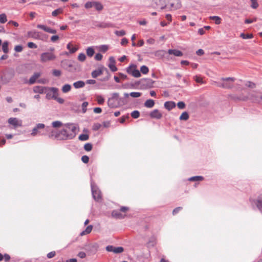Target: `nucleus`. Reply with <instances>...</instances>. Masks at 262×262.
<instances>
[{"instance_id": "nucleus-45", "label": "nucleus", "mask_w": 262, "mask_h": 262, "mask_svg": "<svg viewBox=\"0 0 262 262\" xmlns=\"http://www.w3.org/2000/svg\"><path fill=\"white\" fill-rule=\"evenodd\" d=\"M86 56L83 53H80L78 56V59L79 61L83 62L85 60Z\"/></svg>"}, {"instance_id": "nucleus-35", "label": "nucleus", "mask_w": 262, "mask_h": 262, "mask_svg": "<svg viewBox=\"0 0 262 262\" xmlns=\"http://www.w3.org/2000/svg\"><path fill=\"white\" fill-rule=\"evenodd\" d=\"M210 18L214 21L215 24L219 25L221 23V18L217 16H210Z\"/></svg>"}, {"instance_id": "nucleus-28", "label": "nucleus", "mask_w": 262, "mask_h": 262, "mask_svg": "<svg viewBox=\"0 0 262 262\" xmlns=\"http://www.w3.org/2000/svg\"><path fill=\"white\" fill-rule=\"evenodd\" d=\"M85 82L81 80L77 81L73 83V86L75 89L82 88H83Z\"/></svg>"}, {"instance_id": "nucleus-24", "label": "nucleus", "mask_w": 262, "mask_h": 262, "mask_svg": "<svg viewBox=\"0 0 262 262\" xmlns=\"http://www.w3.org/2000/svg\"><path fill=\"white\" fill-rule=\"evenodd\" d=\"M102 73H103L102 69L99 68L98 69L93 71L92 72V76L93 78H95L97 77L98 76L102 75Z\"/></svg>"}, {"instance_id": "nucleus-51", "label": "nucleus", "mask_w": 262, "mask_h": 262, "mask_svg": "<svg viewBox=\"0 0 262 262\" xmlns=\"http://www.w3.org/2000/svg\"><path fill=\"white\" fill-rule=\"evenodd\" d=\"M124 250V249L122 247H115L114 253H120L122 252Z\"/></svg>"}, {"instance_id": "nucleus-33", "label": "nucleus", "mask_w": 262, "mask_h": 262, "mask_svg": "<svg viewBox=\"0 0 262 262\" xmlns=\"http://www.w3.org/2000/svg\"><path fill=\"white\" fill-rule=\"evenodd\" d=\"M71 89V86L69 84H66L63 85L62 87V91L64 93H68Z\"/></svg>"}, {"instance_id": "nucleus-50", "label": "nucleus", "mask_w": 262, "mask_h": 262, "mask_svg": "<svg viewBox=\"0 0 262 262\" xmlns=\"http://www.w3.org/2000/svg\"><path fill=\"white\" fill-rule=\"evenodd\" d=\"M88 104H89V103L86 101H84L82 103L81 107H82V112L83 113H85L86 112V107H87Z\"/></svg>"}, {"instance_id": "nucleus-59", "label": "nucleus", "mask_w": 262, "mask_h": 262, "mask_svg": "<svg viewBox=\"0 0 262 262\" xmlns=\"http://www.w3.org/2000/svg\"><path fill=\"white\" fill-rule=\"evenodd\" d=\"M128 118H129V115H128L122 116L119 119L120 122L121 123H123L125 122V120L127 119H128Z\"/></svg>"}, {"instance_id": "nucleus-64", "label": "nucleus", "mask_w": 262, "mask_h": 262, "mask_svg": "<svg viewBox=\"0 0 262 262\" xmlns=\"http://www.w3.org/2000/svg\"><path fill=\"white\" fill-rule=\"evenodd\" d=\"M102 55L100 53H97L95 56V59L97 61H100L102 58Z\"/></svg>"}, {"instance_id": "nucleus-63", "label": "nucleus", "mask_w": 262, "mask_h": 262, "mask_svg": "<svg viewBox=\"0 0 262 262\" xmlns=\"http://www.w3.org/2000/svg\"><path fill=\"white\" fill-rule=\"evenodd\" d=\"M81 161L84 163H88V162L89 161V157L86 155L83 156L81 157Z\"/></svg>"}, {"instance_id": "nucleus-9", "label": "nucleus", "mask_w": 262, "mask_h": 262, "mask_svg": "<svg viewBox=\"0 0 262 262\" xmlns=\"http://www.w3.org/2000/svg\"><path fill=\"white\" fill-rule=\"evenodd\" d=\"M250 201L253 207L256 208L262 213V194L258 196L256 200H252Z\"/></svg>"}, {"instance_id": "nucleus-49", "label": "nucleus", "mask_w": 262, "mask_h": 262, "mask_svg": "<svg viewBox=\"0 0 262 262\" xmlns=\"http://www.w3.org/2000/svg\"><path fill=\"white\" fill-rule=\"evenodd\" d=\"M62 12V10L60 8L59 9H56L55 10H54L52 13V15L53 16H57V15L59 13H61V12Z\"/></svg>"}, {"instance_id": "nucleus-26", "label": "nucleus", "mask_w": 262, "mask_h": 262, "mask_svg": "<svg viewBox=\"0 0 262 262\" xmlns=\"http://www.w3.org/2000/svg\"><path fill=\"white\" fill-rule=\"evenodd\" d=\"M204 178L203 176H196L189 178L188 180L192 182H200L204 180Z\"/></svg>"}, {"instance_id": "nucleus-7", "label": "nucleus", "mask_w": 262, "mask_h": 262, "mask_svg": "<svg viewBox=\"0 0 262 262\" xmlns=\"http://www.w3.org/2000/svg\"><path fill=\"white\" fill-rule=\"evenodd\" d=\"M45 129L46 131L48 133V136L50 138L60 140L59 131L53 129L51 126H47Z\"/></svg>"}, {"instance_id": "nucleus-57", "label": "nucleus", "mask_w": 262, "mask_h": 262, "mask_svg": "<svg viewBox=\"0 0 262 262\" xmlns=\"http://www.w3.org/2000/svg\"><path fill=\"white\" fill-rule=\"evenodd\" d=\"M115 33L117 36H122L125 34V32L124 30L116 31Z\"/></svg>"}, {"instance_id": "nucleus-48", "label": "nucleus", "mask_w": 262, "mask_h": 262, "mask_svg": "<svg viewBox=\"0 0 262 262\" xmlns=\"http://www.w3.org/2000/svg\"><path fill=\"white\" fill-rule=\"evenodd\" d=\"M241 37H242L243 39H250L253 37L252 34H246L243 33L241 34Z\"/></svg>"}, {"instance_id": "nucleus-58", "label": "nucleus", "mask_w": 262, "mask_h": 262, "mask_svg": "<svg viewBox=\"0 0 262 262\" xmlns=\"http://www.w3.org/2000/svg\"><path fill=\"white\" fill-rule=\"evenodd\" d=\"M257 21V18L254 17L253 19H246L245 20V24H251Z\"/></svg>"}, {"instance_id": "nucleus-39", "label": "nucleus", "mask_w": 262, "mask_h": 262, "mask_svg": "<svg viewBox=\"0 0 262 262\" xmlns=\"http://www.w3.org/2000/svg\"><path fill=\"white\" fill-rule=\"evenodd\" d=\"M52 127L54 128H58L62 125V123L60 121H55L52 123Z\"/></svg>"}, {"instance_id": "nucleus-16", "label": "nucleus", "mask_w": 262, "mask_h": 262, "mask_svg": "<svg viewBox=\"0 0 262 262\" xmlns=\"http://www.w3.org/2000/svg\"><path fill=\"white\" fill-rule=\"evenodd\" d=\"M110 63L108 64V67L112 72H116L117 71V68L115 66V58L111 56L109 58Z\"/></svg>"}, {"instance_id": "nucleus-41", "label": "nucleus", "mask_w": 262, "mask_h": 262, "mask_svg": "<svg viewBox=\"0 0 262 262\" xmlns=\"http://www.w3.org/2000/svg\"><path fill=\"white\" fill-rule=\"evenodd\" d=\"M89 136L88 134H81L79 137H78V139L80 141H86L89 139Z\"/></svg>"}, {"instance_id": "nucleus-47", "label": "nucleus", "mask_w": 262, "mask_h": 262, "mask_svg": "<svg viewBox=\"0 0 262 262\" xmlns=\"http://www.w3.org/2000/svg\"><path fill=\"white\" fill-rule=\"evenodd\" d=\"M84 149L87 151H90L92 149V145L90 143H86L84 146Z\"/></svg>"}, {"instance_id": "nucleus-5", "label": "nucleus", "mask_w": 262, "mask_h": 262, "mask_svg": "<svg viewBox=\"0 0 262 262\" xmlns=\"http://www.w3.org/2000/svg\"><path fill=\"white\" fill-rule=\"evenodd\" d=\"M99 245L97 243L88 244L84 245V249L87 251L89 255L94 254L98 250Z\"/></svg>"}, {"instance_id": "nucleus-60", "label": "nucleus", "mask_w": 262, "mask_h": 262, "mask_svg": "<svg viewBox=\"0 0 262 262\" xmlns=\"http://www.w3.org/2000/svg\"><path fill=\"white\" fill-rule=\"evenodd\" d=\"M28 48H31V49H36L37 47V45L33 42H28Z\"/></svg>"}, {"instance_id": "nucleus-2", "label": "nucleus", "mask_w": 262, "mask_h": 262, "mask_svg": "<svg viewBox=\"0 0 262 262\" xmlns=\"http://www.w3.org/2000/svg\"><path fill=\"white\" fill-rule=\"evenodd\" d=\"M150 6L157 10H163L166 8L167 5L165 0H152Z\"/></svg>"}, {"instance_id": "nucleus-21", "label": "nucleus", "mask_w": 262, "mask_h": 262, "mask_svg": "<svg viewBox=\"0 0 262 262\" xmlns=\"http://www.w3.org/2000/svg\"><path fill=\"white\" fill-rule=\"evenodd\" d=\"M112 215L118 219H122L124 218V216L120 212V210H113L112 213Z\"/></svg>"}, {"instance_id": "nucleus-31", "label": "nucleus", "mask_w": 262, "mask_h": 262, "mask_svg": "<svg viewBox=\"0 0 262 262\" xmlns=\"http://www.w3.org/2000/svg\"><path fill=\"white\" fill-rule=\"evenodd\" d=\"M8 45L9 42L7 41L4 42L2 44V50L5 54L8 53L9 52Z\"/></svg>"}, {"instance_id": "nucleus-17", "label": "nucleus", "mask_w": 262, "mask_h": 262, "mask_svg": "<svg viewBox=\"0 0 262 262\" xmlns=\"http://www.w3.org/2000/svg\"><path fill=\"white\" fill-rule=\"evenodd\" d=\"M28 37H31L35 39H41L39 33L36 31H28L27 33Z\"/></svg>"}, {"instance_id": "nucleus-46", "label": "nucleus", "mask_w": 262, "mask_h": 262, "mask_svg": "<svg viewBox=\"0 0 262 262\" xmlns=\"http://www.w3.org/2000/svg\"><path fill=\"white\" fill-rule=\"evenodd\" d=\"M101 126V124L99 123H95L92 126V129L94 131H97L100 129Z\"/></svg>"}, {"instance_id": "nucleus-62", "label": "nucleus", "mask_w": 262, "mask_h": 262, "mask_svg": "<svg viewBox=\"0 0 262 262\" xmlns=\"http://www.w3.org/2000/svg\"><path fill=\"white\" fill-rule=\"evenodd\" d=\"M100 51L103 52H105L108 50V46L106 45H102L99 47Z\"/></svg>"}, {"instance_id": "nucleus-53", "label": "nucleus", "mask_w": 262, "mask_h": 262, "mask_svg": "<svg viewBox=\"0 0 262 262\" xmlns=\"http://www.w3.org/2000/svg\"><path fill=\"white\" fill-rule=\"evenodd\" d=\"M14 50L16 52H21L23 50V47L21 45H17L14 47Z\"/></svg>"}, {"instance_id": "nucleus-1", "label": "nucleus", "mask_w": 262, "mask_h": 262, "mask_svg": "<svg viewBox=\"0 0 262 262\" xmlns=\"http://www.w3.org/2000/svg\"><path fill=\"white\" fill-rule=\"evenodd\" d=\"M77 127L74 123H66L59 131L60 140L73 139L76 135Z\"/></svg>"}, {"instance_id": "nucleus-55", "label": "nucleus", "mask_w": 262, "mask_h": 262, "mask_svg": "<svg viewBox=\"0 0 262 262\" xmlns=\"http://www.w3.org/2000/svg\"><path fill=\"white\" fill-rule=\"evenodd\" d=\"M193 78H194V80L197 83H204L202 78L199 76H195Z\"/></svg>"}, {"instance_id": "nucleus-56", "label": "nucleus", "mask_w": 262, "mask_h": 262, "mask_svg": "<svg viewBox=\"0 0 262 262\" xmlns=\"http://www.w3.org/2000/svg\"><path fill=\"white\" fill-rule=\"evenodd\" d=\"M97 100L99 104H102L104 102V98L101 95L97 96Z\"/></svg>"}, {"instance_id": "nucleus-22", "label": "nucleus", "mask_w": 262, "mask_h": 262, "mask_svg": "<svg viewBox=\"0 0 262 262\" xmlns=\"http://www.w3.org/2000/svg\"><path fill=\"white\" fill-rule=\"evenodd\" d=\"M164 107L170 111L176 107V103L173 101H166L164 103Z\"/></svg>"}, {"instance_id": "nucleus-32", "label": "nucleus", "mask_w": 262, "mask_h": 262, "mask_svg": "<svg viewBox=\"0 0 262 262\" xmlns=\"http://www.w3.org/2000/svg\"><path fill=\"white\" fill-rule=\"evenodd\" d=\"M95 53L94 49L92 47H88L86 49V54L89 57H92Z\"/></svg>"}, {"instance_id": "nucleus-13", "label": "nucleus", "mask_w": 262, "mask_h": 262, "mask_svg": "<svg viewBox=\"0 0 262 262\" xmlns=\"http://www.w3.org/2000/svg\"><path fill=\"white\" fill-rule=\"evenodd\" d=\"M37 28L40 29H42L48 33L52 34H55L57 32L55 29L50 28L43 25L38 24L37 25Z\"/></svg>"}, {"instance_id": "nucleus-40", "label": "nucleus", "mask_w": 262, "mask_h": 262, "mask_svg": "<svg viewBox=\"0 0 262 262\" xmlns=\"http://www.w3.org/2000/svg\"><path fill=\"white\" fill-rule=\"evenodd\" d=\"M140 71L143 74H146L149 72L148 68L146 66H142L140 68Z\"/></svg>"}, {"instance_id": "nucleus-30", "label": "nucleus", "mask_w": 262, "mask_h": 262, "mask_svg": "<svg viewBox=\"0 0 262 262\" xmlns=\"http://www.w3.org/2000/svg\"><path fill=\"white\" fill-rule=\"evenodd\" d=\"M92 229H93V226L92 225L88 226L86 228L85 230L83 231L82 232H81L80 233V235L83 236V235H84L85 234L90 233L92 231Z\"/></svg>"}, {"instance_id": "nucleus-14", "label": "nucleus", "mask_w": 262, "mask_h": 262, "mask_svg": "<svg viewBox=\"0 0 262 262\" xmlns=\"http://www.w3.org/2000/svg\"><path fill=\"white\" fill-rule=\"evenodd\" d=\"M169 4V8L174 10L178 9L181 7V4L179 0H170Z\"/></svg>"}, {"instance_id": "nucleus-15", "label": "nucleus", "mask_w": 262, "mask_h": 262, "mask_svg": "<svg viewBox=\"0 0 262 262\" xmlns=\"http://www.w3.org/2000/svg\"><path fill=\"white\" fill-rule=\"evenodd\" d=\"M149 115L151 118H154L156 119H160L162 117V113H161L160 111L157 109H155L151 111Z\"/></svg>"}, {"instance_id": "nucleus-3", "label": "nucleus", "mask_w": 262, "mask_h": 262, "mask_svg": "<svg viewBox=\"0 0 262 262\" xmlns=\"http://www.w3.org/2000/svg\"><path fill=\"white\" fill-rule=\"evenodd\" d=\"M91 191L94 199L97 201H99L101 198V194L100 190L94 182L91 181Z\"/></svg>"}, {"instance_id": "nucleus-38", "label": "nucleus", "mask_w": 262, "mask_h": 262, "mask_svg": "<svg viewBox=\"0 0 262 262\" xmlns=\"http://www.w3.org/2000/svg\"><path fill=\"white\" fill-rule=\"evenodd\" d=\"M67 48L69 50V52L70 53H74L77 50V48H75V47L72 48L71 45L70 43H69L67 45Z\"/></svg>"}, {"instance_id": "nucleus-43", "label": "nucleus", "mask_w": 262, "mask_h": 262, "mask_svg": "<svg viewBox=\"0 0 262 262\" xmlns=\"http://www.w3.org/2000/svg\"><path fill=\"white\" fill-rule=\"evenodd\" d=\"M130 115L133 118L137 119L140 116V112L138 111H134Z\"/></svg>"}, {"instance_id": "nucleus-8", "label": "nucleus", "mask_w": 262, "mask_h": 262, "mask_svg": "<svg viewBox=\"0 0 262 262\" xmlns=\"http://www.w3.org/2000/svg\"><path fill=\"white\" fill-rule=\"evenodd\" d=\"M126 72L129 74L133 76L138 78L141 76L140 72L136 69V66L135 64H131L126 68Z\"/></svg>"}, {"instance_id": "nucleus-44", "label": "nucleus", "mask_w": 262, "mask_h": 262, "mask_svg": "<svg viewBox=\"0 0 262 262\" xmlns=\"http://www.w3.org/2000/svg\"><path fill=\"white\" fill-rule=\"evenodd\" d=\"M129 95L134 98H138L141 96L140 92H133L129 93Z\"/></svg>"}, {"instance_id": "nucleus-37", "label": "nucleus", "mask_w": 262, "mask_h": 262, "mask_svg": "<svg viewBox=\"0 0 262 262\" xmlns=\"http://www.w3.org/2000/svg\"><path fill=\"white\" fill-rule=\"evenodd\" d=\"M94 7L98 11L102 10L103 8L102 5L100 3L97 2H94Z\"/></svg>"}, {"instance_id": "nucleus-36", "label": "nucleus", "mask_w": 262, "mask_h": 262, "mask_svg": "<svg viewBox=\"0 0 262 262\" xmlns=\"http://www.w3.org/2000/svg\"><path fill=\"white\" fill-rule=\"evenodd\" d=\"M189 118V114L187 112H183L180 117L181 120H187Z\"/></svg>"}, {"instance_id": "nucleus-54", "label": "nucleus", "mask_w": 262, "mask_h": 262, "mask_svg": "<svg viewBox=\"0 0 262 262\" xmlns=\"http://www.w3.org/2000/svg\"><path fill=\"white\" fill-rule=\"evenodd\" d=\"M52 73L54 76L56 77H59L61 74V71L59 70H53L52 71Z\"/></svg>"}, {"instance_id": "nucleus-20", "label": "nucleus", "mask_w": 262, "mask_h": 262, "mask_svg": "<svg viewBox=\"0 0 262 262\" xmlns=\"http://www.w3.org/2000/svg\"><path fill=\"white\" fill-rule=\"evenodd\" d=\"M47 89V88L45 86L37 85L33 88V90L35 93L43 94L45 93V90Z\"/></svg>"}, {"instance_id": "nucleus-18", "label": "nucleus", "mask_w": 262, "mask_h": 262, "mask_svg": "<svg viewBox=\"0 0 262 262\" xmlns=\"http://www.w3.org/2000/svg\"><path fill=\"white\" fill-rule=\"evenodd\" d=\"M41 74L39 72H35L34 74L30 78L28 83L29 84H33L35 82L36 79L40 76Z\"/></svg>"}, {"instance_id": "nucleus-29", "label": "nucleus", "mask_w": 262, "mask_h": 262, "mask_svg": "<svg viewBox=\"0 0 262 262\" xmlns=\"http://www.w3.org/2000/svg\"><path fill=\"white\" fill-rule=\"evenodd\" d=\"M107 104L109 107L112 108L117 107V102L112 99H108Z\"/></svg>"}, {"instance_id": "nucleus-27", "label": "nucleus", "mask_w": 262, "mask_h": 262, "mask_svg": "<svg viewBox=\"0 0 262 262\" xmlns=\"http://www.w3.org/2000/svg\"><path fill=\"white\" fill-rule=\"evenodd\" d=\"M155 101L152 99H148L147 100L144 105V106L147 108H152L155 105Z\"/></svg>"}, {"instance_id": "nucleus-11", "label": "nucleus", "mask_w": 262, "mask_h": 262, "mask_svg": "<svg viewBox=\"0 0 262 262\" xmlns=\"http://www.w3.org/2000/svg\"><path fill=\"white\" fill-rule=\"evenodd\" d=\"M45 128V125L43 123H38L36 126L32 129L31 135L35 137L36 135L39 133V130Z\"/></svg>"}, {"instance_id": "nucleus-4", "label": "nucleus", "mask_w": 262, "mask_h": 262, "mask_svg": "<svg viewBox=\"0 0 262 262\" xmlns=\"http://www.w3.org/2000/svg\"><path fill=\"white\" fill-rule=\"evenodd\" d=\"M8 123L11 126L10 128L16 129L19 127L22 126V120L16 118V117H11L8 119Z\"/></svg>"}, {"instance_id": "nucleus-34", "label": "nucleus", "mask_w": 262, "mask_h": 262, "mask_svg": "<svg viewBox=\"0 0 262 262\" xmlns=\"http://www.w3.org/2000/svg\"><path fill=\"white\" fill-rule=\"evenodd\" d=\"M253 101L256 103H259L262 100V96L261 95H255L252 96V98Z\"/></svg>"}, {"instance_id": "nucleus-52", "label": "nucleus", "mask_w": 262, "mask_h": 262, "mask_svg": "<svg viewBox=\"0 0 262 262\" xmlns=\"http://www.w3.org/2000/svg\"><path fill=\"white\" fill-rule=\"evenodd\" d=\"M94 2H88L85 4V8L86 9H90L94 7Z\"/></svg>"}, {"instance_id": "nucleus-10", "label": "nucleus", "mask_w": 262, "mask_h": 262, "mask_svg": "<svg viewBox=\"0 0 262 262\" xmlns=\"http://www.w3.org/2000/svg\"><path fill=\"white\" fill-rule=\"evenodd\" d=\"M235 79L233 77H227V78H222L221 80L223 81V84L221 86L222 88L224 89H230L233 86V84L229 82V81H231L233 82Z\"/></svg>"}, {"instance_id": "nucleus-23", "label": "nucleus", "mask_w": 262, "mask_h": 262, "mask_svg": "<svg viewBox=\"0 0 262 262\" xmlns=\"http://www.w3.org/2000/svg\"><path fill=\"white\" fill-rule=\"evenodd\" d=\"M48 89L51 92H52L53 93V94L52 95V96L51 97V99H53L56 100L57 99V98H58L57 95H58V89L57 88H54V87L49 88Z\"/></svg>"}, {"instance_id": "nucleus-42", "label": "nucleus", "mask_w": 262, "mask_h": 262, "mask_svg": "<svg viewBox=\"0 0 262 262\" xmlns=\"http://www.w3.org/2000/svg\"><path fill=\"white\" fill-rule=\"evenodd\" d=\"M7 21V16L5 13L0 14V23L4 24Z\"/></svg>"}, {"instance_id": "nucleus-12", "label": "nucleus", "mask_w": 262, "mask_h": 262, "mask_svg": "<svg viewBox=\"0 0 262 262\" xmlns=\"http://www.w3.org/2000/svg\"><path fill=\"white\" fill-rule=\"evenodd\" d=\"M95 26L100 28H113L114 25L110 22H96Z\"/></svg>"}, {"instance_id": "nucleus-19", "label": "nucleus", "mask_w": 262, "mask_h": 262, "mask_svg": "<svg viewBox=\"0 0 262 262\" xmlns=\"http://www.w3.org/2000/svg\"><path fill=\"white\" fill-rule=\"evenodd\" d=\"M167 53L169 55L172 54L177 57H181L183 55V53L181 51L176 49H169Z\"/></svg>"}, {"instance_id": "nucleus-6", "label": "nucleus", "mask_w": 262, "mask_h": 262, "mask_svg": "<svg viewBox=\"0 0 262 262\" xmlns=\"http://www.w3.org/2000/svg\"><path fill=\"white\" fill-rule=\"evenodd\" d=\"M56 59V56L53 53L44 52L40 55V61L42 62H46L54 60Z\"/></svg>"}, {"instance_id": "nucleus-61", "label": "nucleus", "mask_w": 262, "mask_h": 262, "mask_svg": "<svg viewBox=\"0 0 262 262\" xmlns=\"http://www.w3.org/2000/svg\"><path fill=\"white\" fill-rule=\"evenodd\" d=\"M177 106L180 109H184L185 107V104L183 101H180L178 103Z\"/></svg>"}, {"instance_id": "nucleus-25", "label": "nucleus", "mask_w": 262, "mask_h": 262, "mask_svg": "<svg viewBox=\"0 0 262 262\" xmlns=\"http://www.w3.org/2000/svg\"><path fill=\"white\" fill-rule=\"evenodd\" d=\"M116 101L117 102V107L127 103V101L125 98L120 97L117 98Z\"/></svg>"}]
</instances>
